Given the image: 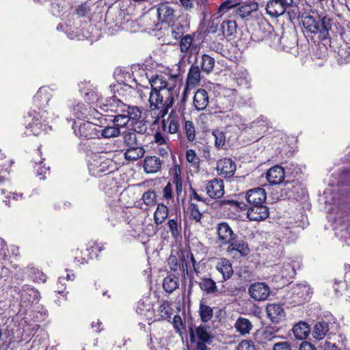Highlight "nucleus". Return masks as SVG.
<instances>
[{"label": "nucleus", "instance_id": "47", "mask_svg": "<svg viewBox=\"0 0 350 350\" xmlns=\"http://www.w3.org/2000/svg\"><path fill=\"white\" fill-rule=\"evenodd\" d=\"M80 91L82 94H84L85 95V99L86 101L94 103H96V106L100 105V99L102 98L98 97V93L94 91V90L88 88L87 90H83V88H80Z\"/></svg>", "mask_w": 350, "mask_h": 350}, {"label": "nucleus", "instance_id": "5", "mask_svg": "<svg viewBox=\"0 0 350 350\" xmlns=\"http://www.w3.org/2000/svg\"><path fill=\"white\" fill-rule=\"evenodd\" d=\"M189 340L191 343L197 341H204L210 345L213 338L210 332V327L204 325L194 327L193 325L189 326Z\"/></svg>", "mask_w": 350, "mask_h": 350}, {"label": "nucleus", "instance_id": "13", "mask_svg": "<svg viewBox=\"0 0 350 350\" xmlns=\"http://www.w3.org/2000/svg\"><path fill=\"white\" fill-rule=\"evenodd\" d=\"M172 75V74H155L152 75L149 78V82L151 85V91L150 93H154L161 90L163 88H165L170 85L171 80L169 77Z\"/></svg>", "mask_w": 350, "mask_h": 350}, {"label": "nucleus", "instance_id": "20", "mask_svg": "<svg viewBox=\"0 0 350 350\" xmlns=\"http://www.w3.org/2000/svg\"><path fill=\"white\" fill-rule=\"evenodd\" d=\"M39 292L29 285L23 286L21 290V299L24 304H29L39 300Z\"/></svg>", "mask_w": 350, "mask_h": 350}, {"label": "nucleus", "instance_id": "34", "mask_svg": "<svg viewBox=\"0 0 350 350\" xmlns=\"http://www.w3.org/2000/svg\"><path fill=\"white\" fill-rule=\"evenodd\" d=\"M329 330V323L325 321L317 323L312 330V336L317 340H322Z\"/></svg>", "mask_w": 350, "mask_h": 350}, {"label": "nucleus", "instance_id": "42", "mask_svg": "<svg viewBox=\"0 0 350 350\" xmlns=\"http://www.w3.org/2000/svg\"><path fill=\"white\" fill-rule=\"evenodd\" d=\"M215 59L208 55L204 54L201 57L200 66L203 72L209 74L211 73L215 66Z\"/></svg>", "mask_w": 350, "mask_h": 350}, {"label": "nucleus", "instance_id": "3", "mask_svg": "<svg viewBox=\"0 0 350 350\" xmlns=\"http://www.w3.org/2000/svg\"><path fill=\"white\" fill-rule=\"evenodd\" d=\"M29 116L32 118L31 122L25 127L24 134L27 136L33 135L38 136L50 129L49 122L44 119L43 113L33 111L29 113Z\"/></svg>", "mask_w": 350, "mask_h": 350}, {"label": "nucleus", "instance_id": "29", "mask_svg": "<svg viewBox=\"0 0 350 350\" xmlns=\"http://www.w3.org/2000/svg\"><path fill=\"white\" fill-rule=\"evenodd\" d=\"M122 102L116 96H112L108 98H101L100 107L105 111H113L116 113L120 104Z\"/></svg>", "mask_w": 350, "mask_h": 350}, {"label": "nucleus", "instance_id": "38", "mask_svg": "<svg viewBox=\"0 0 350 350\" xmlns=\"http://www.w3.org/2000/svg\"><path fill=\"white\" fill-rule=\"evenodd\" d=\"M98 129L99 131H100V136L103 138L115 137L118 136L120 133V130L118 126H116L113 124L112 126H109L107 124V122L105 124V126H102Z\"/></svg>", "mask_w": 350, "mask_h": 350}, {"label": "nucleus", "instance_id": "24", "mask_svg": "<svg viewBox=\"0 0 350 350\" xmlns=\"http://www.w3.org/2000/svg\"><path fill=\"white\" fill-rule=\"evenodd\" d=\"M266 178L271 185H278L284 179V170L281 166H273L267 171Z\"/></svg>", "mask_w": 350, "mask_h": 350}, {"label": "nucleus", "instance_id": "63", "mask_svg": "<svg viewBox=\"0 0 350 350\" xmlns=\"http://www.w3.org/2000/svg\"><path fill=\"white\" fill-rule=\"evenodd\" d=\"M333 288L336 295L340 296L342 294V292L347 289V286L343 281L335 280Z\"/></svg>", "mask_w": 350, "mask_h": 350}, {"label": "nucleus", "instance_id": "60", "mask_svg": "<svg viewBox=\"0 0 350 350\" xmlns=\"http://www.w3.org/2000/svg\"><path fill=\"white\" fill-rule=\"evenodd\" d=\"M126 108L129 109V113H127V116H129V120H137L141 118L142 111L138 107L129 105V107Z\"/></svg>", "mask_w": 350, "mask_h": 350}, {"label": "nucleus", "instance_id": "14", "mask_svg": "<svg viewBox=\"0 0 350 350\" xmlns=\"http://www.w3.org/2000/svg\"><path fill=\"white\" fill-rule=\"evenodd\" d=\"M180 116L174 111H172L167 118L162 120L163 131L170 134L177 133L180 129Z\"/></svg>", "mask_w": 350, "mask_h": 350}, {"label": "nucleus", "instance_id": "19", "mask_svg": "<svg viewBox=\"0 0 350 350\" xmlns=\"http://www.w3.org/2000/svg\"><path fill=\"white\" fill-rule=\"evenodd\" d=\"M217 113H218L217 116L227 126L232 125L240 126L242 125L241 117L230 110L227 111H219Z\"/></svg>", "mask_w": 350, "mask_h": 350}, {"label": "nucleus", "instance_id": "44", "mask_svg": "<svg viewBox=\"0 0 350 350\" xmlns=\"http://www.w3.org/2000/svg\"><path fill=\"white\" fill-rule=\"evenodd\" d=\"M178 278L168 275L163 279V288L168 293L174 291L178 287Z\"/></svg>", "mask_w": 350, "mask_h": 350}, {"label": "nucleus", "instance_id": "28", "mask_svg": "<svg viewBox=\"0 0 350 350\" xmlns=\"http://www.w3.org/2000/svg\"><path fill=\"white\" fill-rule=\"evenodd\" d=\"M258 9V4L256 1H251L240 5L235 9L236 14L241 18L249 16L253 12Z\"/></svg>", "mask_w": 350, "mask_h": 350}, {"label": "nucleus", "instance_id": "1", "mask_svg": "<svg viewBox=\"0 0 350 350\" xmlns=\"http://www.w3.org/2000/svg\"><path fill=\"white\" fill-rule=\"evenodd\" d=\"M169 78L170 85L159 92L149 94L150 108L152 111H155L158 118H163L167 114L178 96V90L176 88L178 75H170Z\"/></svg>", "mask_w": 350, "mask_h": 350}, {"label": "nucleus", "instance_id": "41", "mask_svg": "<svg viewBox=\"0 0 350 350\" xmlns=\"http://www.w3.org/2000/svg\"><path fill=\"white\" fill-rule=\"evenodd\" d=\"M234 327L238 332L244 335L250 333L252 328V325L247 319L239 317L234 324Z\"/></svg>", "mask_w": 350, "mask_h": 350}, {"label": "nucleus", "instance_id": "40", "mask_svg": "<svg viewBox=\"0 0 350 350\" xmlns=\"http://www.w3.org/2000/svg\"><path fill=\"white\" fill-rule=\"evenodd\" d=\"M89 111V120H95V122L98 124L99 129L102 126H105V124H106V123L109 120V119H108V118H109V116L103 115L95 109H91L90 107Z\"/></svg>", "mask_w": 350, "mask_h": 350}, {"label": "nucleus", "instance_id": "9", "mask_svg": "<svg viewBox=\"0 0 350 350\" xmlns=\"http://www.w3.org/2000/svg\"><path fill=\"white\" fill-rule=\"evenodd\" d=\"M248 292L255 301H265L270 295V288L265 282H255L250 286Z\"/></svg>", "mask_w": 350, "mask_h": 350}, {"label": "nucleus", "instance_id": "53", "mask_svg": "<svg viewBox=\"0 0 350 350\" xmlns=\"http://www.w3.org/2000/svg\"><path fill=\"white\" fill-rule=\"evenodd\" d=\"M142 200L148 206H152L157 203V195L153 190L146 191L142 197Z\"/></svg>", "mask_w": 350, "mask_h": 350}, {"label": "nucleus", "instance_id": "62", "mask_svg": "<svg viewBox=\"0 0 350 350\" xmlns=\"http://www.w3.org/2000/svg\"><path fill=\"white\" fill-rule=\"evenodd\" d=\"M121 116H122L120 115H116L113 118H111L113 116L109 117L110 118L109 121L113 122V124L118 126L120 129V127L124 126L129 121V118H124Z\"/></svg>", "mask_w": 350, "mask_h": 350}, {"label": "nucleus", "instance_id": "21", "mask_svg": "<svg viewBox=\"0 0 350 350\" xmlns=\"http://www.w3.org/2000/svg\"><path fill=\"white\" fill-rule=\"evenodd\" d=\"M157 17L162 23H171L175 17L174 10L167 3L159 4L157 8Z\"/></svg>", "mask_w": 350, "mask_h": 350}, {"label": "nucleus", "instance_id": "50", "mask_svg": "<svg viewBox=\"0 0 350 350\" xmlns=\"http://www.w3.org/2000/svg\"><path fill=\"white\" fill-rule=\"evenodd\" d=\"M267 128V119L265 116H260L251 123V129H255L259 134L264 133Z\"/></svg>", "mask_w": 350, "mask_h": 350}, {"label": "nucleus", "instance_id": "48", "mask_svg": "<svg viewBox=\"0 0 350 350\" xmlns=\"http://www.w3.org/2000/svg\"><path fill=\"white\" fill-rule=\"evenodd\" d=\"M179 40L180 51L182 53H187L189 51L190 48L191 47V45L194 40V35L186 34Z\"/></svg>", "mask_w": 350, "mask_h": 350}, {"label": "nucleus", "instance_id": "10", "mask_svg": "<svg viewBox=\"0 0 350 350\" xmlns=\"http://www.w3.org/2000/svg\"><path fill=\"white\" fill-rule=\"evenodd\" d=\"M206 194L213 199L221 198L224 194V185L222 180L214 178L205 184Z\"/></svg>", "mask_w": 350, "mask_h": 350}, {"label": "nucleus", "instance_id": "36", "mask_svg": "<svg viewBox=\"0 0 350 350\" xmlns=\"http://www.w3.org/2000/svg\"><path fill=\"white\" fill-rule=\"evenodd\" d=\"M234 75V79L239 85H243L246 88L249 87L251 77L249 72L245 69L243 68L237 69Z\"/></svg>", "mask_w": 350, "mask_h": 350}, {"label": "nucleus", "instance_id": "22", "mask_svg": "<svg viewBox=\"0 0 350 350\" xmlns=\"http://www.w3.org/2000/svg\"><path fill=\"white\" fill-rule=\"evenodd\" d=\"M209 103L208 92L204 89H198L193 96V106L198 111H202L206 108Z\"/></svg>", "mask_w": 350, "mask_h": 350}, {"label": "nucleus", "instance_id": "17", "mask_svg": "<svg viewBox=\"0 0 350 350\" xmlns=\"http://www.w3.org/2000/svg\"><path fill=\"white\" fill-rule=\"evenodd\" d=\"M237 169L235 163L228 158L221 159L217 162V172L224 175V177H231L234 175Z\"/></svg>", "mask_w": 350, "mask_h": 350}, {"label": "nucleus", "instance_id": "52", "mask_svg": "<svg viewBox=\"0 0 350 350\" xmlns=\"http://www.w3.org/2000/svg\"><path fill=\"white\" fill-rule=\"evenodd\" d=\"M223 33L226 36H230L237 32V23L234 21H225L221 24Z\"/></svg>", "mask_w": 350, "mask_h": 350}, {"label": "nucleus", "instance_id": "54", "mask_svg": "<svg viewBox=\"0 0 350 350\" xmlns=\"http://www.w3.org/2000/svg\"><path fill=\"white\" fill-rule=\"evenodd\" d=\"M184 129L188 141H194L196 139V129L193 123L189 120L185 121Z\"/></svg>", "mask_w": 350, "mask_h": 350}, {"label": "nucleus", "instance_id": "39", "mask_svg": "<svg viewBox=\"0 0 350 350\" xmlns=\"http://www.w3.org/2000/svg\"><path fill=\"white\" fill-rule=\"evenodd\" d=\"M200 288L207 294H216L218 289L215 282L211 278H203L199 283Z\"/></svg>", "mask_w": 350, "mask_h": 350}, {"label": "nucleus", "instance_id": "64", "mask_svg": "<svg viewBox=\"0 0 350 350\" xmlns=\"http://www.w3.org/2000/svg\"><path fill=\"white\" fill-rule=\"evenodd\" d=\"M237 350H256L254 344L249 340H243L236 347Z\"/></svg>", "mask_w": 350, "mask_h": 350}, {"label": "nucleus", "instance_id": "26", "mask_svg": "<svg viewBox=\"0 0 350 350\" xmlns=\"http://www.w3.org/2000/svg\"><path fill=\"white\" fill-rule=\"evenodd\" d=\"M109 159L94 160L89 164V170L90 174L94 176H100L102 173L109 170Z\"/></svg>", "mask_w": 350, "mask_h": 350}, {"label": "nucleus", "instance_id": "30", "mask_svg": "<svg viewBox=\"0 0 350 350\" xmlns=\"http://www.w3.org/2000/svg\"><path fill=\"white\" fill-rule=\"evenodd\" d=\"M216 269L222 275L223 280H228L233 273L230 262L226 258H221L216 265Z\"/></svg>", "mask_w": 350, "mask_h": 350}, {"label": "nucleus", "instance_id": "25", "mask_svg": "<svg viewBox=\"0 0 350 350\" xmlns=\"http://www.w3.org/2000/svg\"><path fill=\"white\" fill-rule=\"evenodd\" d=\"M201 79V73L199 66L192 64L189 70L187 76L186 87L185 92L187 89L191 87H195L200 83Z\"/></svg>", "mask_w": 350, "mask_h": 350}, {"label": "nucleus", "instance_id": "8", "mask_svg": "<svg viewBox=\"0 0 350 350\" xmlns=\"http://www.w3.org/2000/svg\"><path fill=\"white\" fill-rule=\"evenodd\" d=\"M245 199L247 202L245 204L246 207L265 204L267 199L266 191L261 187L251 189L245 193Z\"/></svg>", "mask_w": 350, "mask_h": 350}, {"label": "nucleus", "instance_id": "37", "mask_svg": "<svg viewBox=\"0 0 350 350\" xmlns=\"http://www.w3.org/2000/svg\"><path fill=\"white\" fill-rule=\"evenodd\" d=\"M122 139L124 144L128 148L142 145L139 142V137H137V135H136L133 131H130L129 129L122 133Z\"/></svg>", "mask_w": 350, "mask_h": 350}, {"label": "nucleus", "instance_id": "61", "mask_svg": "<svg viewBox=\"0 0 350 350\" xmlns=\"http://www.w3.org/2000/svg\"><path fill=\"white\" fill-rule=\"evenodd\" d=\"M238 3L233 0H226L221 3L219 6L218 11L219 12L224 14L230 8H236Z\"/></svg>", "mask_w": 350, "mask_h": 350}, {"label": "nucleus", "instance_id": "7", "mask_svg": "<svg viewBox=\"0 0 350 350\" xmlns=\"http://www.w3.org/2000/svg\"><path fill=\"white\" fill-rule=\"evenodd\" d=\"M290 5V0H269L266 5L267 13L273 18L283 15Z\"/></svg>", "mask_w": 350, "mask_h": 350}, {"label": "nucleus", "instance_id": "12", "mask_svg": "<svg viewBox=\"0 0 350 350\" xmlns=\"http://www.w3.org/2000/svg\"><path fill=\"white\" fill-rule=\"evenodd\" d=\"M189 29V23L186 19H179L170 27L167 35H170L174 40L177 41L184 36Z\"/></svg>", "mask_w": 350, "mask_h": 350}, {"label": "nucleus", "instance_id": "35", "mask_svg": "<svg viewBox=\"0 0 350 350\" xmlns=\"http://www.w3.org/2000/svg\"><path fill=\"white\" fill-rule=\"evenodd\" d=\"M169 215V210L164 204H159L154 213V220L157 225H160L164 222Z\"/></svg>", "mask_w": 350, "mask_h": 350}, {"label": "nucleus", "instance_id": "4", "mask_svg": "<svg viewBox=\"0 0 350 350\" xmlns=\"http://www.w3.org/2000/svg\"><path fill=\"white\" fill-rule=\"evenodd\" d=\"M96 126H98V123L91 122L90 121L80 122L78 126H77V123L75 122L72 129L77 137L87 139L100 137V131H99Z\"/></svg>", "mask_w": 350, "mask_h": 350}, {"label": "nucleus", "instance_id": "59", "mask_svg": "<svg viewBox=\"0 0 350 350\" xmlns=\"http://www.w3.org/2000/svg\"><path fill=\"white\" fill-rule=\"evenodd\" d=\"M338 56L341 61L347 62L350 60V47L347 44L339 48L338 51Z\"/></svg>", "mask_w": 350, "mask_h": 350}, {"label": "nucleus", "instance_id": "23", "mask_svg": "<svg viewBox=\"0 0 350 350\" xmlns=\"http://www.w3.org/2000/svg\"><path fill=\"white\" fill-rule=\"evenodd\" d=\"M51 98L50 90L46 87L40 88L33 97V101L39 109L44 108Z\"/></svg>", "mask_w": 350, "mask_h": 350}, {"label": "nucleus", "instance_id": "31", "mask_svg": "<svg viewBox=\"0 0 350 350\" xmlns=\"http://www.w3.org/2000/svg\"><path fill=\"white\" fill-rule=\"evenodd\" d=\"M161 167V160L157 157H148L144 160V171L148 174L157 172Z\"/></svg>", "mask_w": 350, "mask_h": 350}, {"label": "nucleus", "instance_id": "58", "mask_svg": "<svg viewBox=\"0 0 350 350\" xmlns=\"http://www.w3.org/2000/svg\"><path fill=\"white\" fill-rule=\"evenodd\" d=\"M66 8L61 2H55L51 4V12L54 16H62L66 12Z\"/></svg>", "mask_w": 350, "mask_h": 350}, {"label": "nucleus", "instance_id": "18", "mask_svg": "<svg viewBox=\"0 0 350 350\" xmlns=\"http://www.w3.org/2000/svg\"><path fill=\"white\" fill-rule=\"evenodd\" d=\"M266 312L268 317L274 323H278L284 319L285 317V312L280 304H268L266 308Z\"/></svg>", "mask_w": 350, "mask_h": 350}, {"label": "nucleus", "instance_id": "6", "mask_svg": "<svg viewBox=\"0 0 350 350\" xmlns=\"http://www.w3.org/2000/svg\"><path fill=\"white\" fill-rule=\"evenodd\" d=\"M301 267V262L298 259L286 258L278 265V271L282 278L289 280L296 274V270Z\"/></svg>", "mask_w": 350, "mask_h": 350}, {"label": "nucleus", "instance_id": "46", "mask_svg": "<svg viewBox=\"0 0 350 350\" xmlns=\"http://www.w3.org/2000/svg\"><path fill=\"white\" fill-rule=\"evenodd\" d=\"M90 107L86 106L82 103H77V105H73L72 111L73 115L77 118H88Z\"/></svg>", "mask_w": 350, "mask_h": 350}, {"label": "nucleus", "instance_id": "56", "mask_svg": "<svg viewBox=\"0 0 350 350\" xmlns=\"http://www.w3.org/2000/svg\"><path fill=\"white\" fill-rule=\"evenodd\" d=\"M133 131L136 135H143L147 131V126L144 120H135L133 124V128L129 129Z\"/></svg>", "mask_w": 350, "mask_h": 350}, {"label": "nucleus", "instance_id": "15", "mask_svg": "<svg viewBox=\"0 0 350 350\" xmlns=\"http://www.w3.org/2000/svg\"><path fill=\"white\" fill-rule=\"evenodd\" d=\"M217 233L219 242L222 245H228L236 237L226 222H221L217 225Z\"/></svg>", "mask_w": 350, "mask_h": 350}, {"label": "nucleus", "instance_id": "45", "mask_svg": "<svg viewBox=\"0 0 350 350\" xmlns=\"http://www.w3.org/2000/svg\"><path fill=\"white\" fill-rule=\"evenodd\" d=\"M199 314L202 321L206 323L213 317V308L201 301L199 307Z\"/></svg>", "mask_w": 350, "mask_h": 350}, {"label": "nucleus", "instance_id": "55", "mask_svg": "<svg viewBox=\"0 0 350 350\" xmlns=\"http://www.w3.org/2000/svg\"><path fill=\"white\" fill-rule=\"evenodd\" d=\"M215 138V146L219 148L223 147L226 142L225 133L219 129L215 130L212 133Z\"/></svg>", "mask_w": 350, "mask_h": 350}, {"label": "nucleus", "instance_id": "32", "mask_svg": "<svg viewBox=\"0 0 350 350\" xmlns=\"http://www.w3.org/2000/svg\"><path fill=\"white\" fill-rule=\"evenodd\" d=\"M145 150L142 145L129 147L124 152V157L128 161H136L144 157Z\"/></svg>", "mask_w": 350, "mask_h": 350}, {"label": "nucleus", "instance_id": "27", "mask_svg": "<svg viewBox=\"0 0 350 350\" xmlns=\"http://www.w3.org/2000/svg\"><path fill=\"white\" fill-rule=\"evenodd\" d=\"M227 248L228 252H238L241 256H247L250 253L248 244L243 240H236L235 238L229 243Z\"/></svg>", "mask_w": 350, "mask_h": 350}, {"label": "nucleus", "instance_id": "2", "mask_svg": "<svg viewBox=\"0 0 350 350\" xmlns=\"http://www.w3.org/2000/svg\"><path fill=\"white\" fill-rule=\"evenodd\" d=\"M302 24L306 33L318 34L321 40H325L329 36L331 29V21L327 17L315 19L310 15H306L302 18Z\"/></svg>", "mask_w": 350, "mask_h": 350}, {"label": "nucleus", "instance_id": "57", "mask_svg": "<svg viewBox=\"0 0 350 350\" xmlns=\"http://www.w3.org/2000/svg\"><path fill=\"white\" fill-rule=\"evenodd\" d=\"M109 221L113 226H115L117 223L122 220V211L121 208L111 210L108 217Z\"/></svg>", "mask_w": 350, "mask_h": 350}, {"label": "nucleus", "instance_id": "43", "mask_svg": "<svg viewBox=\"0 0 350 350\" xmlns=\"http://www.w3.org/2000/svg\"><path fill=\"white\" fill-rule=\"evenodd\" d=\"M167 226L172 236L174 239H177L181 235V220L177 217L170 219L167 221Z\"/></svg>", "mask_w": 350, "mask_h": 350}, {"label": "nucleus", "instance_id": "33", "mask_svg": "<svg viewBox=\"0 0 350 350\" xmlns=\"http://www.w3.org/2000/svg\"><path fill=\"white\" fill-rule=\"evenodd\" d=\"M292 330L295 337L297 340L306 339L310 332L309 325L304 321H300L297 323Z\"/></svg>", "mask_w": 350, "mask_h": 350}, {"label": "nucleus", "instance_id": "11", "mask_svg": "<svg viewBox=\"0 0 350 350\" xmlns=\"http://www.w3.org/2000/svg\"><path fill=\"white\" fill-rule=\"evenodd\" d=\"M247 208V217L250 221L264 220L269 215V208L265 204L250 206Z\"/></svg>", "mask_w": 350, "mask_h": 350}, {"label": "nucleus", "instance_id": "49", "mask_svg": "<svg viewBox=\"0 0 350 350\" xmlns=\"http://www.w3.org/2000/svg\"><path fill=\"white\" fill-rule=\"evenodd\" d=\"M44 159L40 158L39 161H35V172L37 176L40 177V180H44L46 178V176L49 174V167H45V165H42L43 161Z\"/></svg>", "mask_w": 350, "mask_h": 350}, {"label": "nucleus", "instance_id": "51", "mask_svg": "<svg viewBox=\"0 0 350 350\" xmlns=\"http://www.w3.org/2000/svg\"><path fill=\"white\" fill-rule=\"evenodd\" d=\"M158 315L160 317L159 320H165L170 318L172 314V308L167 301H163L158 308Z\"/></svg>", "mask_w": 350, "mask_h": 350}, {"label": "nucleus", "instance_id": "16", "mask_svg": "<svg viewBox=\"0 0 350 350\" xmlns=\"http://www.w3.org/2000/svg\"><path fill=\"white\" fill-rule=\"evenodd\" d=\"M282 191L290 198H298L304 196L306 193V190L301 187V185L297 180L292 182H286L284 187Z\"/></svg>", "mask_w": 350, "mask_h": 350}]
</instances>
